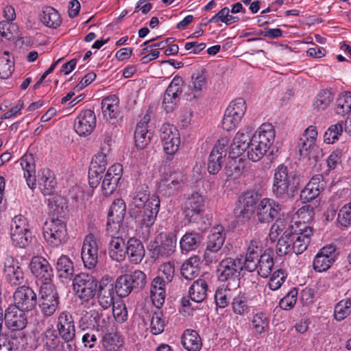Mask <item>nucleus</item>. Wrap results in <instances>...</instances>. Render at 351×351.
<instances>
[{
	"mask_svg": "<svg viewBox=\"0 0 351 351\" xmlns=\"http://www.w3.org/2000/svg\"><path fill=\"white\" fill-rule=\"evenodd\" d=\"M221 228H215V232H212L208 237L206 247L204 254V258L206 264H212L216 263L219 258L216 254L225 241V234L222 232Z\"/></svg>",
	"mask_w": 351,
	"mask_h": 351,
	"instance_id": "13",
	"label": "nucleus"
},
{
	"mask_svg": "<svg viewBox=\"0 0 351 351\" xmlns=\"http://www.w3.org/2000/svg\"><path fill=\"white\" fill-rule=\"evenodd\" d=\"M25 311L11 304L5 311L4 319L7 327L12 330H22L27 324Z\"/></svg>",
	"mask_w": 351,
	"mask_h": 351,
	"instance_id": "19",
	"label": "nucleus"
},
{
	"mask_svg": "<svg viewBox=\"0 0 351 351\" xmlns=\"http://www.w3.org/2000/svg\"><path fill=\"white\" fill-rule=\"evenodd\" d=\"M269 149L251 138L248 143L247 156L253 162L260 160Z\"/></svg>",
	"mask_w": 351,
	"mask_h": 351,
	"instance_id": "48",
	"label": "nucleus"
},
{
	"mask_svg": "<svg viewBox=\"0 0 351 351\" xmlns=\"http://www.w3.org/2000/svg\"><path fill=\"white\" fill-rule=\"evenodd\" d=\"M336 259V248L330 245L322 247L314 258L313 267L315 271L322 272L328 270Z\"/></svg>",
	"mask_w": 351,
	"mask_h": 351,
	"instance_id": "20",
	"label": "nucleus"
},
{
	"mask_svg": "<svg viewBox=\"0 0 351 351\" xmlns=\"http://www.w3.org/2000/svg\"><path fill=\"white\" fill-rule=\"evenodd\" d=\"M56 269L58 278L63 282L71 280L73 277V263L67 256L62 255L58 259Z\"/></svg>",
	"mask_w": 351,
	"mask_h": 351,
	"instance_id": "33",
	"label": "nucleus"
},
{
	"mask_svg": "<svg viewBox=\"0 0 351 351\" xmlns=\"http://www.w3.org/2000/svg\"><path fill=\"white\" fill-rule=\"evenodd\" d=\"M32 274L43 283H51L53 271L49 262L41 256H34L29 263Z\"/></svg>",
	"mask_w": 351,
	"mask_h": 351,
	"instance_id": "17",
	"label": "nucleus"
},
{
	"mask_svg": "<svg viewBox=\"0 0 351 351\" xmlns=\"http://www.w3.org/2000/svg\"><path fill=\"white\" fill-rule=\"evenodd\" d=\"M14 71V62L10 58L8 52L5 51L0 56V78L7 79Z\"/></svg>",
	"mask_w": 351,
	"mask_h": 351,
	"instance_id": "57",
	"label": "nucleus"
},
{
	"mask_svg": "<svg viewBox=\"0 0 351 351\" xmlns=\"http://www.w3.org/2000/svg\"><path fill=\"white\" fill-rule=\"evenodd\" d=\"M343 132V123L338 122L330 125L324 135V141L327 144H332L339 139Z\"/></svg>",
	"mask_w": 351,
	"mask_h": 351,
	"instance_id": "60",
	"label": "nucleus"
},
{
	"mask_svg": "<svg viewBox=\"0 0 351 351\" xmlns=\"http://www.w3.org/2000/svg\"><path fill=\"white\" fill-rule=\"evenodd\" d=\"M32 155L24 156L21 158V165L24 171V177L29 187L34 189L36 185L35 166L32 163Z\"/></svg>",
	"mask_w": 351,
	"mask_h": 351,
	"instance_id": "42",
	"label": "nucleus"
},
{
	"mask_svg": "<svg viewBox=\"0 0 351 351\" xmlns=\"http://www.w3.org/2000/svg\"><path fill=\"white\" fill-rule=\"evenodd\" d=\"M81 256L86 267L92 269L96 266L98 261V245L93 234H88L84 238Z\"/></svg>",
	"mask_w": 351,
	"mask_h": 351,
	"instance_id": "16",
	"label": "nucleus"
},
{
	"mask_svg": "<svg viewBox=\"0 0 351 351\" xmlns=\"http://www.w3.org/2000/svg\"><path fill=\"white\" fill-rule=\"evenodd\" d=\"M102 345L107 351H117L123 345V339L117 332H108L103 337Z\"/></svg>",
	"mask_w": 351,
	"mask_h": 351,
	"instance_id": "50",
	"label": "nucleus"
},
{
	"mask_svg": "<svg viewBox=\"0 0 351 351\" xmlns=\"http://www.w3.org/2000/svg\"><path fill=\"white\" fill-rule=\"evenodd\" d=\"M10 236L14 245L25 248L32 241V233L25 217L22 215L15 216L11 222Z\"/></svg>",
	"mask_w": 351,
	"mask_h": 351,
	"instance_id": "8",
	"label": "nucleus"
},
{
	"mask_svg": "<svg viewBox=\"0 0 351 351\" xmlns=\"http://www.w3.org/2000/svg\"><path fill=\"white\" fill-rule=\"evenodd\" d=\"M298 147L300 157H308L310 160L313 158L315 161L317 160V156L315 153L317 152V147L315 146V142L302 137L298 142Z\"/></svg>",
	"mask_w": 351,
	"mask_h": 351,
	"instance_id": "47",
	"label": "nucleus"
},
{
	"mask_svg": "<svg viewBox=\"0 0 351 351\" xmlns=\"http://www.w3.org/2000/svg\"><path fill=\"white\" fill-rule=\"evenodd\" d=\"M150 117L148 114L137 123L134 132V140L136 146L139 149H144L153 137V133L148 128Z\"/></svg>",
	"mask_w": 351,
	"mask_h": 351,
	"instance_id": "25",
	"label": "nucleus"
},
{
	"mask_svg": "<svg viewBox=\"0 0 351 351\" xmlns=\"http://www.w3.org/2000/svg\"><path fill=\"white\" fill-rule=\"evenodd\" d=\"M145 250L143 243L139 239L131 237L126 242L125 256L133 264H139L143 261Z\"/></svg>",
	"mask_w": 351,
	"mask_h": 351,
	"instance_id": "26",
	"label": "nucleus"
},
{
	"mask_svg": "<svg viewBox=\"0 0 351 351\" xmlns=\"http://www.w3.org/2000/svg\"><path fill=\"white\" fill-rule=\"evenodd\" d=\"M160 208V199L158 197L152 196L150 202H148L145 207L135 210H129L130 215L134 219H138L141 228H145V232H143L145 237H148L150 233V228L155 223L157 215Z\"/></svg>",
	"mask_w": 351,
	"mask_h": 351,
	"instance_id": "4",
	"label": "nucleus"
},
{
	"mask_svg": "<svg viewBox=\"0 0 351 351\" xmlns=\"http://www.w3.org/2000/svg\"><path fill=\"white\" fill-rule=\"evenodd\" d=\"M176 246L175 237L160 234L149 243L147 249L151 254V257L156 260L167 258L172 255L175 252Z\"/></svg>",
	"mask_w": 351,
	"mask_h": 351,
	"instance_id": "10",
	"label": "nucleus"
},
{
	"mask_svg": "<svg viewBox=\"0 0 351 351\" xmlns=\"http://www.w3.org/2000/svg\"><path fill=\"white\" fill-rule=\"evenodd\" d=\"M282 205L270 198H263L257 205V217L261 223H270L279 219Z\"/></svg>",
	"mask_w": 351,
	"mask_h": 351,
	"instance_id": "11",
	"label": "nucleus"
},
{
	"mask_svg": "<svg viewBox=\"0 0 351 351\" xmlns=\"http://www.w3.org/2000/svg\"><path fill=\"white\" fill-rule=\"evenodd\" d=\"M123 168L119 164L111 166L107 171L102 182V191L104 195H112L118 186L122 177Z\"/></svg>",
	"mask_w": 351,
	"mask_h": 351,
	"instance_id": "23",
	"label": "nucleus"
},
{
	"mask_svg": "<svg viewBox=\"0 0 351 351\" xmlns=\"http://www.w3.org/2000/svg\"><path fill=\"white\" fill-rule=\"evenodd\" d=\"M312 234L313 229L304 222H295L289 225L277 242V255L282 256L292 253L302 254L307 249Z\"/></svg>",
	"mask_w": 351,
	"mask_h": 351,
	"instance_id": "1",
	"label": "nucleus"
},
{
	"mask_svg": "<svg viewBox=\"0 0 351 351\" xmlns=\"http://www.w3.org/2000/svg\"><path fill=\"white\" fill-rule=\"evenodd\" d=\"M49 208L51 218H61L65 213L67 208L66 202L61 196L56 195L49 199Z\"/></svg>",
	"mask_w": 351,
	"mask_h": 351,
	"instance_id": "44",
	"label": "nucleus"
},
{
	"mask_svg": "<svg viewBox=\"0 0 351 351\" xmlns=\"http://www.w3.org/2000/svg\"><path fill=\"white\" fill-rule=\"evenodd\" d=\"M226 110L241 119L246 110L245 101L242 98H237L230 104Z\"/></svg>",
	"mask_w": 351,
	"mask_h": 351,
	"instance_id": "62",
	"label": "nucleus"
},
{
	"mask_svg": "<svg viewBox=\"0 0 351 351\" xmlns=\"http://www.w3.org/2000/svg\"><path fill=\"white\" fill-rule=\"evenodd\" d=\"M243 269L241 258H226L217 266V273L221 282H228L227 287L231 282L239 285L241 271Z\"/></svg>",
	"mask_w": 351,
	"mask_h": 351,
	"instance_id": "6",
	"label": "nucleus"
},
{
	"mask_svg": "<svg viewBox=\"0 0 351 351\" xmlns=\"http://www.w3.org/2000/svg\"><path fill=\"white\" fill-rule=\"evenodd\" d=\"M243 169L244 165L241 162V159L237 161V158H232L229 160L224 167L226 175L234 179L239 177L242 174Z\"/></svg>",
	"mask_w": 351,
	"mask_h": 351,
	"instance_id": "52",
	"label": "nucleus"
},
{
	"mask_svg": "<svg viewBox=\"0 0 351 351\" xmlns=\"http://www.w3.org/2000/svg\"><path fill=\"white\" fill-rule=\"evenodd\" d=\"M114 290L115 284L105 283L104 282H99L96 294L98 303L104 309H107L110 306L114 304Z\"/></svg>",
	"mask_w": 351,
	"mask_h": 351,
	"instance_id": "28",
	"label": "nucleus"
},
{
	"mask_svg": "<svg viewBox=\"0 0 351 351\" xmlns=\"http://www.w3.org/2000/svg\"><path fill=\"white\" fill-rule=\"evenodd\" d=\"M41 187L42 193L44 195H49L52 193L56 182L53 177L51 176V172L49 169L43 170L40 178L38 180Z\"/></svg>",
	"mask_w": 351,
	"mask_h": 351,
	"instance_id": "49",
	"label": "nucleus"
},
{
	"mask_svg": "<svg viewBox=\"0 0 351 351\" xmlns=\"http://www.w3.org/2000/svg\"><path fill=\"white\" fill-rule=\"evenodd\" d=\"M40 21L47 27L56 29L62 23L58 12L52 7H45L40 13Z\"/></svg>",
	"mask_w": 351,
	"mask_h": 351,
	"instance_id": "41",
	"label": "nucleus"
},
{
	"mask_svg": "<svg viewBox=\"0 0 351 351\" xmlns=\"http://www.w3.org/2000/svg\"><path fill=\"white\" fill-rule=\"evenodd\" d=\"M39 306L45 316L52 315L58 308L60 300L56 286L52 283H43L39 290Z\"/></svg>",
	"mask_w": 351,
	"mask_h": 351,
	"instance_id": "9",
	"label": "nucleus"
},
{
	"mask_svg": "<svg viewBox=\"0 0 351 351\" xmlns=\"http://www.w3.org/2000/svg\"><path fill=\"white\" fill-rule=\"evenodd\" d=\"M207 80L204 69L197 70L192 74L191 84L189 85V88L194 94V97H197L200 94Z\"/></svg>",
	"mask_w": 351,
	"mask_h": 351,
	"instance_id": "46",
	"label": "nucleus"
},
{
	"mask_svg": "<svg viewBox=\"0 0 351 351\" xmlns=\"http://www.w3.org/2000/svg\"><path fill=\"white\" fill-rule=\"evenodd\" d=\"M225 157L221 154L211 152L208 159L207 169L210 174H217L222 167V165L225 161Z\"/></svg>",
	"mask_w": 351,
	"mask_h": 351,
	"instance_id": "55",
	"label": "nucleus"
},
{
	"mask_svg": "<svg viewBox=\"0 0 351 351\" xmlns=\"http://www.w3.org/2000/svg\"><path fill=\"white\" fill-rule=\"evenodd\" d=\"M147 283L146 274L138 269L131 274L119 276L115 281V291L120 298L129 295L132 291H141Z\"/></svg>",
	"mask_w": 351,
	"mask_h": 351,
	"instance_id": "3",
	"label": "nucleus"
},
{
	"mask_svg": "<svg viewBox=\"0 0 351 351\" xmlns=\"http://www.w3.org/2000/svg\"><path fill=\"white\" fill-rule=\"evenodd\" d=\"M261 201V195L255 191H247L239 197L238 202L254 212L257 204Z\"/></svg>",
	"mask_w": 351,
	"mask_h": 351,
	"instance_id": "56",
	"label": "nucleus"
},
{
	"mask_svg": "<svg viewBox=\"0 0 351 351\" xmlns=\"http://www.w3.org/2000/svg\"><path fill=\"white\" fill-rule=\"evenodd\" d=\"M38 341L43 350L46 351H55L60 343L58 333L53 328H49L41 333Z\"/></svg>",
	"mask_w": 351,
	"mask_h": 351,
	"instance_id": "37",
	"label": "nucleus"
},
{
	"mask_svg": "<svg viewBox=\"0 0 351 351\" xmlns=\"http://www.w3.org/2000/svg\"><path fill=\"white\" fill-rule=\"evenodd\" d=\"M106 156L103 153L96 154L89 167V174H103L106 169Z\"/></svg>",
	"mask_w": 351,
	"mask_h": 351,
	"instance_id": "53",
	"label": "nucleus"
},
{
	"mask_svg": "<svg viewBox=\"0 0 351 351\" xmlns=\"http://www.w3.org/2000/svg\"><path fill=\"white\" fill-rule=\"evenodd\" d=\"M261 252V249L258 242L251 241L247 250L245 261L243 262V268L250 272L255 271L257 269L256 261L258 257H260Z\"/></svg>",
	"mask_w": 351,
	"mask_h": 351,
	"instance_id": "36",
	"label": "nucleus"
},
{
	"mask_svg": "<svg viewBox=\"0 0 351 351\" xmlns=\"http://www.w3.org/2000/svg\"><path fill=\"white\" fill-rule=\"evenodd\" d=\"M252 138L269 149L275 138V130L271 123H265L255 132Z\"/></svg>",
	"mask_w": 351,
	"mask_h": 351,
	"instance_id": "29",
	"label": "nucleus"
},
{
	"mask_svg": "<svg viewBox=\"0 0 351 351\" xmlns=\"http://www.w3.org/2000/svg\"><path fill=\"white\" fill-rule=\"evenodd\" d=\"M149 188L146 185H141L136 188L134 192L131 202L129 204L130 209L138 210L150 202Z\"/></svg>",
	"mask_w": 351,
	"mask_h": 351,
	"instance_id": "35",
	"label": "nucleus"
},
{
	"mask_svg": "<svg viewBox=\"0 0 351 351\" xmlns=\"http://www.w3.org/2000/svg\"><path fill=\"white\" fill-rule=\"evenodd\" d=\"M13 298V305L25 312L33 310L38 302L36 293L31 287L25 285L19 287L14 291Z\"/></svg>",
	"mask_w": 351,
	"mask_h": 351,
	"instance_id": "12",
	"label": "nucleus"
},
{
	"mask_svg": "<svg viewBox=\"0 0 351 351\" xmlns=\"http://www.w3.org/2000/svg\"><path fill=\"white\" fill-rule=\"evenodd\" d=\"M274 251L271 248L266 249L256 263L258 274L263 278L270 276L274 267Z\"/></svg>",
	"mask_w": 351,
	"mask_h": 351,
	"instance_id": "31",
	"label": "nucleus"
},
{
	"mask_svg": "<svg viewBox=\"0 0 351 351\" xmlns=\"http://www.w3.org/2000/svg\"><path fill=\"white\" fill-rule=\"evenodd\" d=\"M208 284L205 280L199 278L195 280L189 287L190 299L195 302H203L207 296Z\"/></svg>",
	"mask_w": 351,
	"mask_h": 351,
	"instance_id": "39",
	"label": "nucleus"
},
{
	"mask_svg": "<svg viewBox=\"0 0 351 351\" xmlns=\"http://www.w3.org/2000/svg\"><path fill=\"white\" fill-rule=\"evenodd\" d=\"M182 343L189 351H198L202 347V341L198 333L193 330H186L182 337Z\"/></svg>",
	"mask_w": 351,
	"mask_h": 351,
	"instance_id": "43",
	"label": "nucleus"
},
{
	"mask_svg": "<svg viewBox=\"0 0 351 351\" xmlns=\"http://www.w3.org/2000/svg\"><path fill=\"white\" fill-rule=\"evenodd\" d=\"M232 308L233 312L237 315H243L248 312L247 299L245 293H239L233 298Z\"/></svg>",
	"mask_w": 351,
	"mask_h": 351,
	"instance_id": "58",
	"label": "nucleus"
},
{
	"mask_svg": "<svg viewBox=\"0 0 351 351\" xmlns=\"http://www.w3.org/2000/svg\"><path fill=\"white\" fill-rule=\"evenodd\" d=\"M324 176L317 174L311 178L305 187L301 191L300 198L303 203L315 199L325 187Z\"/></svg>",
	"mask_w": 351,
	"mask_h": 351,
	"instance_id": "21",
	"label": "nucleus"
},
{
	"mask_svg": "<svg viewBox=\"0 0 351 351\" xmlns=\"http://www.w3.org/2000/svg\"><path fill=\"white\" fill-rule=\"evenodd\" d=\"M57 328L63 340H73L75 337V327L72 315L62 312L58 319Z\"/></svg>",
	"mask_w": 351,
	"mask_h": 351,
	"instance_id": "24",
	"label": "nucleus"
},
{
	"mask_svg": "<svg viewBox=\"0 0 351 351\" xmlns=\"http://www.w3.org/2000/svg\"><path fill=\"white\" fill-rule=\"evenodd\" d=\"M167 282L162 276L154 278L151 285V298L155 305H162L166 296L165 286Z\"/></svg>",
	"mask_w": 351,
	"mask_h": 351,
	"instance_id": "34",
	"label": "nucleus"
},
{
	"mask_svg": "<svg viewBox=\"0 0 351 351\" xmlns=\"http://www.w3.org/2000/svg\"><path fill=\"white\" fill-rule=\"evenodd\" d=\"M334 99L332 89L321 90L315 97L314 106L315 108L324 110L328 108Z\"/></svg>",
	"mask_w": 351,
	"mask_h": 351,
	"instance_id": "51",
	"label": "nucleus"
},
{
	"mask_svg": "<svg viewBox=\"0 0 351 351\" xmlns=\"http://www.w3.org/2000/svg\"><path fill=\"white\" fill-rule=\"evenodd\" d=\"M126 206L121 199H115L110 207L107 219V230L114 232L119 230L125 217Z\"/></svg>",
	"mask_w": 351,
	"mask_h": 351,
	"instance_id": "15",
	"label": "nucleus"
},
{
	"mask_svg": "<svg viewBox=\"0 0 351 351\" xmlns=\"http://www.w3.org/2000/svg\"><path fill=\"white\" fill-rule=\"evenodd\" d=\"M338 221L344 227L351 226V204H348L340 209L338 213Z\"/></svg>",
	"mask_w": 351,
	"mask_h": 351,
	"instance_id": "64",
	"label": "nucleus"
},
{
	"mask_svg": "<svg viewBox=\"0 0 351 351\" xmlns=\"http://www.w3.org/2000/svg\"><path fill=\"white\" fill-rule=\"evenodd\" d=\"M336 112L338 114L345 115L351 110V92L343 93L336 101Z\"/></svg>",
	"mask_w": 351,
	"mask_h": 351,
	"instance_id": "54",
	"label": "nucleus"
},
{
	"mask_svg": "<svg viewBox=\"0 0 351 351\" xmlns=\"http://www.w3.org/2000/svg\"><path fill=\"white\" fill-rule=\"evenodd\" d=\"M119 98L114 95H110L101 101V111L106 120L116 121L120 116L119 110Z\"/></svg>",
	"mask_w": 351,
	"mask_h": 351,
	"instance_id": "30",
	"label": "nucleus"
},
{
	"mask_svg": "<svg viewBox=\"0 0 351 351\" xmlns=\"http://www.w3.org/2000/svg\"><path fill=\"white\" fill-rule=\"evenodd\" d=\"M182 93V88L174 85H169L164 94L162 104L165 110L167 112L173 110L176 105L180 100V96Z\"/></svg>",
	"mask_w": 351,
	"mask_h": 351,
	"instance_id": "38",
	"label": "nucleus"
},
{
	"mask_svg": "<svg viewBox=\"0 0 351 351\" xmlns=\"http://www.w3.org/2000/svg\"><path fill=\"white\" fill-rule=\"evenodd\" d=\"M126 242L121 237H112L108 245V254L112 260L122 262L125 259Z\"/></svg>",
	"mask_w": 351,
	"mask_h": 351,
	"instance_id": "32",
	"label": "nucleus"
},
{
	"mask_svg": "<svg viewBox=\"0 0 351 351\" xmlns=\"http://www.w3.org/2000/svg\"><path fill=\"white\" fill-rule=\"evenodd\" d=\"M300 185V177L287 167L279 165L275 170L272 193L278 198L293 197Z\"/></svg>",
	"mask_w": 351,
	"mask_h": 351,
	"instance_id": "2",
	"label": "nucleus"
},
{
	"mask_svg": "<svg viewBox=\"0 0 351 351\" xmlns=\"http://www.w3.org/2000/svg\"><path fill=\"white\" fill-rule=\"evenodd\" d=\"M202 241V236L196 232H186L180 241L182 252L195 250L199 246Z\"/></svg>",
	"mask_w": 351,
	"mask_h": 351,
	"instance_id": "40",
	"label": "nucleus"
},
{
	"mask_svg": "<svg viewBox=\"0 0 351 351\" xmlns=\"http://www.w3.org/2000/svg\"><path fill=\"white\" fill-rule=\"evenodd\" d=\"M45 240L51 247H58L66 243L67 230L66 224L60 218H51L43 228Z\"/></svg>",
	"mask_w": 351,
	"mask_h": 351,
	"instance_id": "7",
	"label": "nucleus"
},
{
	"mask_svg": "<svg viewBox=\"0 0 351 351\" xmlns=\"http://www.w3.org/2000/svg\"><path fill=\"white\" fill-rule=\"evenodd\" d=\"M96 126V116L91 110L82 111L74 123V130L81 136L90 135Z\"/></svg>",
	"mask_w": 351,
	"mask_h": 351,
	"instance_id": "18",
	"label": "nucleus"
},
{
	"mask_svg": "<svg viewBox=\"0 0 351 351\" xmlns=\"http://www.w3.org/2000/svg\"><path fill=\"white\" fill-rule=\"evenodd\" d=\"M351 312V301L341 300L335 307L334 316L337 321L344 319Z\"/></svg>",
	"mask_w": 351,
	"mask_h": 351,
	"instance_id": "61",
	"label": "nucleus"
},
{
	"mask_svg": "<svg viewBox=\"0 0 351 351\" xmlns=\"http://www.w3.org/2000/svg\"><path fill=\"white\" fill-rule=\"evenodd\" d=\"M160 131L165 152L170 156L173 155L178 150L180 143L178 130L172 125L163 124Z\"/></svg>",
	"mask_w": 351,
	"mask_h": 351,
	"instance_id": "14",
	"label": "nucleus"
},
{
	"mask_svg": "<svg viewBox=\"0 0 351 351\" xmlns=\"http://www.w3.org/2000/svg\"><path fill=\"white\" fill-rule=\"evenodd\" d=\"M99 282L92 275L80 273L73 280L75 295L83 302H89L96 295Z\"/></svg>",
	"mask_w": 351,
	"mask_h": 351,
	"instance_id": "5",
	"label": "nucleus"
},
{
	"mask_svg": "<svg viewBox=\"0 0 351 351\" xmlns=\"http://www.w3.org/2000/svg\"><path fill=\"white\" fill-rule=\"evenodd\" d=\"M90 324L97 329L103 330L107 328L110 324V317L105 314L102 310H91L88 313Z\"/></svg>",
	"mask_w": 351,
	"mask_h": 351,
	"instance_id": "45",
	"label": "nucleus"
},
{
	"mask_svg": "<svg viewBox=\"0 0 351 351\" xmlns=\"http://www.w3.org/2000/svg\"><path fill=\"white\" fill-rule=\"evenodd\" d=\"M230 289L229 288H223L219 287L215 295V300L216 305L219 308H225L226 307L229 302V294H230Z\"/></svg>",
	"mask_w": 351,
	"mask_h": 351,
	"instance_id": "63",
	"label": "nucleus"
},
{
	"mask_svg": "<svg viewBox=\"0 0 351 351\" xmlns=\"http://www.w3.org/2000/svg\"><path fill=\"white\" fill-rule=\"evenodd\" d=\"M166 324L165 318L161 311H156L152 314L151 320V332L156 335L164 331Z\"/></svg>",
	"mask_w": 351,
	"mask_h": 351,
	"instance_id": "59",
	"label": "nucleus"
},
{
	"mask_svg": "<svg viewBox=\"0 0 351 351\" xmlns=\"http://www.w3.org/2000/svg\"><path fill=\"white\" fill-rule=\"evenodd\" d=\"M183 182L180 173H170L169 177L163 179L158 186L159 193L164 196L173 195L180 188Z\"/></svg>",
	"mask_w": 351,
	"mask_h": 351,
	"instance_id": "27",
	"label": "nucleus"
},
{
	"mask_svg": "<svg viewBox=\"0 0 351 351\" xmlns=\"http://www.w3.org/2000/svg\"><path fill=\"white\" fill-rule=\"evenodd\" d=\"M204 207L202 196L197 193H193L185 204L184 210L185 219L189 223L196 221L200 218L204 211Z\"/></svg>",
	"mask_w": 351,
	"mask_h": 351,
	"instance_id": "22",
	"label": "nucleus"
}]
</instances>
